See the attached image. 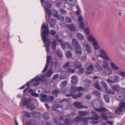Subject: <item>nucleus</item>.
<instances>
[{"label":"nucleus","instance_id":"nucleus-14","mask_svg":"<svg viewBox=\"0 0 125 125\" xmlns=\"http://www.w3.org/2000/svg\"><path fill=\"white\" fill-rule=\"evenodd\" d=\"M85 51L89 53H91L92 52V48L88 44H86L84 45Z\"/></svg>","mask_w":125,"mask_h":125},{"label":"nucleus","instance_id":"nucleus-22","mask_svg":"<svg viewBox=\"0 0 125 125\" xmlns=\"http://www.w3.org/2000/svg\"><path fill=\"white\" fill-rule=\"evenodd\" d=\"M68 89L64 87H61V88L60 91V93L61 94L63 95L65 94L68 91Z\"/></svg>","mask_w":125,"mask_h":125},{"label":"nucleus","instance_id":"nucleus-49","mask_svg":"<svg viewBox=\"0 0 125 125\" xmlns=\"http://www.w3.org/2000/svg\"><path fill=\"white\" fill-rule=\"evenodd\" d=\"M66 55L68 58H70L72 57V54L70 51H68L66 53Z\"/></svg>","mask_w":125,"mask_h":125},{"label":"nucleus","instance_id":"nucleus-17","mask_svg":"<svg viewBox=\"0 0 125 125\" xmlns=\"http://www.w3.org/2000/svg\"><path fill=\"white\" fill-rule=\"evenodd\" d=\"M67 28L71 31H75V28L74 25L73 23L67 25Z\"/></svg>","mask_w":125,"mask_h":125},{"label":"nucleus","instance_id":"nucleus-5","mask_svg":"<svg viewBox=\"0 0 125 125\" xmlns=\"http://www.w3.org/2000/svg\"><path fill=\"white\" fill-rule=\"evenodd\" d=\"M100 54L99 56L104 59H105L107 61H109L111 59L109 57L108 55L107 54L106 52L103 49H100L99 51Z\"/></svg>","mask_w":125,"mask_h":125},{"label":"nucleus","instance_id":"nucleus-4","mask_svg":"<svg viewBox=\"0 0 125 125\" xmlns=\"http://www.w3.org/2000/svg\"><path fill=\"white\" fill-rule=\"evenodd\" d=\"M45 76V74L43 75L42 77H39L38 75H37L31 80V83H32L34 81H36V82L33 84V86H38L40 84V83L38 81H40L42 83L46 81V78L45 77H44Z\"/></svg>","mask_w":125,"mask_h":125},{"label":"nucleus","instance_id":"nucleus-1","mask_svg":"<svg viewBox=\"0 0 125 125\" xmlns=\"http://www.w3.org/2000/svg\"><path fill=\"white\" fill-rule=\"evenodd\" d=\"M56 33L54 30H51L49 32V29L48 26L45 25V23H43L41 28V36H46L47 37L50 34L52 35H54Z\"/></svg>","mask_w":125,"mask_h":125},{"label":"nucleus","instance_id":"nucleus-59","mask_svg":"<svg viewBox=\"0 0 125 125\" xmlns=\"http://www.w3.org/2000/svg\"><path fill=\"white\" fill-rule=\"evenodd\" d=\"M59 11L60 13L63 14H65L66 12V10L62 9H60Z\"/></svg>","mask_w":125,"mask_h":125},{"label":"nucleus","instance_id":"nucleus-29","mask_svg":"<svg viewBox=\"0 0 125 125\" xmlns=\"http://www.w3.org/2000/svg\"><path fill=\"white\" fill-rule=\"evenodd\" d=\"M92 94L94 96H96L98 97H100L101 94L100 92L97 90H94L92 93Z\"/></svg>","mask_w":125,"mask_h":125},{"label":"nucleus","instance_id":"nucleus-45","mask_svg":"<svg viewBox=\"0 0 125 125\" xmlns=\"http://www.w3.org/2000/svg\"><path fill=\"white\" fill-rule=\"evenodd\" d=\"M84 22V20L83 17L81 15H79V23Z\"/></svg>","mask_w":125,"mask_h":125},{"label":"nucleus","instance_id":"nucleus-58","mask_svg":"<svg viewBox=\"0 0 125 125\" xmlns=\"http://www.w3.org/2000/svg\"><path fill=\"white\" fill-rule=\"evenodd\" d=\"M59 76V74H54L52 78V79L53 80H55L57 79Z\"/></svg>","mask_w":125,"mask_h":125},{"label":"nucleus","instance_id":"nucleus-61","mask_svg":"<svg viewBox=\"0 0 125 125\" xmlns=\"http://www.w3.org/2000/svg\"><path fill=\"white\" fill-rule=\"evenodd\" d=\"M68 71L69 73H73L75 72V70L74 69H72L71 68H69L68 70Z\"/></svg>","mask_w":125,"mask_h":125},{"label":"nucleus","instance_id":"nucleus-12","mask_svg":"<svg viewBox=\"0 0 125 125\" xmlns=\"http://www.w3.org/2000/svg\"><path fill=\"white\" fill-rule=\"evenodd\" d=\"M77 40L76 39L73 38L72 40V45L74 46H77L75 50V52H76L77 54H78V46L77 45L78 44V42L77 41Z\"/></svg>","mask_w":125,"mask_h":125},{"label":"nucleus","instance_id":"nucleus-47","mask_svg":"<svg viewBox=\"0 0 125 125\" xmlns=\"http://www.w3.org/2000/svg\"><path fill=\"white\" fill-rule=\"evenodd\" d=\"M82 30L84 31L87 35H89L90 30L89 28L88 27L86 28H85L84 29Z\"/></svg>","mask_w":125,"mask_h":125},{"label":"nucleus","instance_id":"nucleus-9","mask_svg":"<svg viewBox=\"0 0 125 125\" xmlns=\"http://www.w3.org/2000/svg\"><path fill=\"white\" fill-rule=\"evenodd\" d=\"M43 43L45 45L46 47H49L50 46V42L48 38L46 36H41Z\"/></svg>","mask_w":125,"mask_h":125},{"label":"nucleus","instance_id":"nucleus-48","mask_svg":"<svg viewBox=\"0 0 125 125\" xmlns=\"http://www.w3.org/2000/svg\"><path fill=\"white\" fill-rule=\"evenodd\" d=\"M84 39V36L81 33H79V39L80 41H83Z\"/></svg>","mask_w":125,"mask_h":125},{"label":"nucleus","instance_id":"nucleus-7","mask_svg":"<svg viewBox=\"0 0 125 125\" xmlns=\"http://www.w3.org/2000/svg\"><path fill=\"white\" fill-rule=\"evenodd\" d=\"M32 100L30 97L27 98L24 97L23 100L22 105L24 106L29 105L31 104Z\"/></svg>","mask_w":125,"mask_h":125},{"label":"nucleus","instance_id":"nucleus-63","mask_svg":"<svg viewBox=\"0 0 125 125\" xmlns=\"http://www.w3.org/2000/svg\"><path fill=\"white\" fill-rule=\"evenodd\" d=\"M84 68H81L79 70V73H80L81 74L84 73Z\"/></svg>","mask_w":125,"mask_h":125},{"label":"nucleus","instance_id":"nucleus-10","mask_svg":"<svg viewBox=\"0 0 125 125\" xmlns=\"http://www.w3.org/2000/svg\"><path fill=\"white\" fill-rule=\"evenodd\" d=\"M52 58L51 55H50L47 56L46 65L44 68V69L43 70L42 72L43 73L45 72L47 70L48 68V67L49 64L50 63V62L52 60Z\"/></svg>","mask_w":125,"mask_h":125},{"label":"nucleus","instance_id":"nucleus-35","mask_svg":"<svg viewBox=\"0 0 125 125\" xmlns=\"http://www.w3.org/2000/svg\"><path fill=\"white\" fill-rule=\"evenodd\" d=\"M52 15L56 17H58L59 16L58 11L56 10H52Z\"/></svg>","mask_w":125,"mask_h":125},{"label":"nucleus","instance_id":"nucleus-24","mask_svg":"<svg viewBox=\"0 0 125 125\" xmlns=\"http://www.w3.org/2000/svg\"><path fill=\"white\" fill-rule=\"evenodd\" d=\"M52 67L50 68L48 70V72L46 73V75L47 77H50L53 73V70L52 69Z\"/></svg>","mask_w":125,"mask_h":125},{"label":"nucleus","instance_id":"nucleus-53","mask_svg":"<svg viewBox=\"0 0 125 125\" xmlns=\"http://www.w3.org/2000/svg\"><path fill=\"white\" fill-rule=\"evenodd\" d=\"M52 66L51 67H52V68L53 67L54 69H55L57 67V63L56 62H54L52 63Z\"/></svg>","mask_w":125,"mask_h":125},{"label":"nucleus","instance_id":"nucleus-41","mask_svg":"<svg viewBox=\"0 0 125 125\" xmlns=\"http://www.w3.org/2000/svg\"><path fill=\"white\" fill-rule=\"evenodd\" d=\"M104 99L107 103L110 102V99L109 96L107 94H104Z\"/></svg>","mask_w":125,"mask_h":125},{"label":"nucleus","instance_id":"nucleus-6","mask_svg":"<svg viewBox=\"0 0 125 125\" xmlns=\"http://www.w3.org/2000/svg\"><path fill=\"white\" fill-rule=\"evenodd\" d=\"M119 106L118 108L116 109L115 113L116 114H119L122 112L123 110H125V103L121 102L119 104Z\"/></svg>","mask_w":125,"mask_h":125},{"label":"nucleus","instance_id":"nucleus-37","mask_svg":"<svg viewBox=\"0 0 125 125\" xmlns=\"http://www.w3.org/2000/svg\"><path fill=\"white\" fill-rule=\"evenodd\" d=\"M55 107V110H56L57 108H60L61 109H62V106H61V105L60 104H55L54 105H52V108H53ZM54 110H55L54 109Z\"/></svg>","mask_w":125,"mask_h":125},{"label":"nucleus","instance_id":"nucleus-34","mask_svg":"<svg viewBox=\"0 0 125 125\" xmlns=\"http://www.w3.org/2000/svg\"><path fill=\"white\" fill-rule=\"evenodd\" d=\"M101 85L106 90L109 87L107 85L105 81L103 80H102L101 82Z\"/></svg>","mask_w":125,"mask_h":125},{"label":"nucleus","instance_id":"nucleus-25","mask_svg":"<svg viewBox=\"0 0 125 125\" xmlns=\"http://www.w3.org/2000/svg\"><path fill=\"white\" fill-rule=\"evenodd\" d=\"M64 123L66 125H71L73 124L72 120L68 118H66L64 121Z\"/></svg>","mask_w":125,"mask_h":125},{"label":"nucleus","instance_id":"nucleus-13","mask_svg":"<svg viewBox=\"0 0 125 125\" xmlns=\"http://www.w3.org/2000/svg\"><path fill=\"white\" fill-rule=\"evenodd\" d=\"M112 79L110 80L109 79V81L111 83H116L119 81L120 77L118 76H113L112 77Z\"/></svg>","mask_w":125,"mask_h":125},{"label":"nucleus","instance_id":"nucleus-50","mask_svg":"<svg viewBox=\"0 0 125 125\" xmlns=\"http://www.w3.org/2000/svg\"><path fill=\"white\" fill-rule=\"evenodd\" d=\"M103 69H106L109 68V64L108 62H106L104 63L103 65Z\"/></svg>","mask_w":125,"mask_h":125},{"label":"nucleus","instance_id":"nucleus-15","mask_svg":"<svg viewBox=\"0 0 125 125\" xmlns=\"http://www.w3.org/2000/svg\"><path fill=\"white\" fill-rule=\"evenodd\" d=\"M91 82L90 80L85 79L83 81V84L85 86L88 87L90 86Z\"/></svg>","mask_w":125,"mask_h":125},{"label":"nucleus","instance_id":"nucleus-60","mask_svg":"<svg viewBox=\"0 0 125 125\" xmlns=\"http://www.w3.org/2000/svg\"><path fill=\"white\" fill-rule=\"evenodd\" d=\"M86 55H84L82 57L81 59L82 61L84 62L86 61Z\"/></svg>","mask_w":125,"mask_h":125},{"label":"nucleus","instance_id":"nucleus-40","mask_svg":"<svg viewBox=\"0 0 125 125\" xmlns=\"http://www.w3.org/2000/svg\"><path fill=\"white\" fill-rule=\"evenodd\" d=\"M112 89L115 91L118 92L120 90V87L118 86H114L112 87Z\"/></svg>","mask_w":125,"mask_h":125},{"label":"nucleus","instance_id":"nucleus-28","mask_svg":"<svg viewBox=\"0 0 125 125\" xmlns=\"http://www.w3.org/2000/svg\"><path fill=\"white\" fill-rule=\"evenodd\" d=\"M111 66L112 67L114 70H117L119 69V68L117 67V65L113 62H110Z\"/></svg>","mask_w":125,"mask_h":125},{"label":"nucleus","instance_id":"nucleus-21","mask_svg":"<svg viewBox=\"0 0 125 125\" xmlns=\"http://www.w3.org/2000/svg\"><path fill=\"white\" fill-rule=\"evenodd\" d=\"M28 106L27 107V108L29 110H32L36 108V106L34 105V104L33 103H31V104Z\"/></svg>","mask_w":125,"mask_h":125},{"label":"nucleus","instance_id":"nucleus-26","mask_svg":"<svg viewBox=\"0 0 125 125\" xmlns=\"http://www.w3.org/2000/svg\"><path fill=\"white\" fill-rule=\"evenodd\" d=\"M41 98H40V100L42 102H45L47 97V96L46 95L43 94L41 95Z\"/></svg>","mask_w":125,"mask_h":125},{"label":"nucleus","instance_id":"nucleus-3","mask_svg":"<svg viewBox=\"0 0 125 125\" xmlns=\"http://www.w3.org/2000/svg\"><path fill=\"white\" fill-rule=\"evenodd\" d=\"M87 39L90 42H92L94 48L95 50H98L100 48V46L95 37L93 35H91L87 37Z\"/></svg>","mask_w":125,"mask_h":125},{"label":"nucleus","instance_id":"nucleus-56","mask_svg":"<svg viewBox=\"0 0 125 125\" xmlns=\"http://www.w3.org/2000/svg\"><path fill=\"white\" fill-rule=\"evenodd\" d=\"M72 121L73 124L76 122H78V116H77L76 117L74 118L73 120H72Z\"/></svg>","mask_w":125,"mask_h":125},{"label":"nucleus","instance_id":"nucleus-64","mask_svg":"<svg viewBox=\"0 0 125 125\" xmlns=\"http://www.w3.org/2000/svg\"><path fill=\"white\" fill-rule=\"evenodd\" d=\"M70 63V62H67L63 66V67H68Z\"/></svg>","mask_w":125,"mask_h":125},{"label":"nucleus","instance_id":"nucleus-19","mask_svg":"<svg viewBox=\"0 0 125 125\" xmlns=\"http://www.w3.org/2000/svg\"><path fill=\"white\" fill-rule=\"evenodd\" d=\"M76 91H78V87L74 85L72 86L69 90L70 92L71 93H74Z\"/></svg>","mask_w":125,"mask_h":125},{"label":"nucleus","instance_id":"nucleus-33","mask_svg":"<svg viewBox=\"0 0 125 125\" xmlns=\"http://www.w3.org/2000/svg\"><path fill=\"white\" fill-rule=\"evenodd\" d=\"M56 40L55 39H54L52 43V46L53 50L55 51V50L56 48Z\"/></svg>","mask_w":125,"mask_h":125},{"label":"nucleus","instance_id":"nucleus-32","mask_svg":"<svg viewBox=\"0 0 125 125\" xmlns=\"http://www.w3.org/2000/svg\"><path fill=\"white\" fill-rule=\"evenodd\" d=\"M105 90L106 92L108 94H114L115 93L114 91L110 89L109 87H108Z\"/></svg>","mask_w":125,"mask_h":125},{"label":"nucleus","instance_id":"nucleus-31","mask_svg":"<svg viewBox=\"0 0 125 125\" xmlns=\"http://www.w3.org/2000/svg\"><path fill=\"white\" fill-rule=\"evenodd\" d=\"M45 11L48 14L49 17H50L52 15V11L51 10L48 9V8L46 7Z\"/></svg>","mask_w":125,"mask_h":125},{"label":"nucleus","instance_id":"nucleus-43","mask_svg":"<svg viewBox=\"0 0 125 125\" xmlns=\"http://www.w3.org/2000/svg\"><path fill=\"white\" fill-rule=\"evenodd\" d=\"M107 115L108 118L113 119L114 118L115 116L113 113L111 112H108L107 113Z\"/></svg>","mask_w":125,"mask_h":125},{"label":"nucleus","instance_id":"nucleus-39","mask_svg":"<svg viewBox=\"0 0 125 125\" xmlns=\"http://www.w3.org/2000/svg\"><path fill=\"white\" fill-rule=\"evenodd\" d=\"M44 3L48 8H51L52 5V3H50L48 1L46 0L44 2Z\"/></svg>","mask_w":125,"mask_h":125},{"label":"nucleus","instance_id":"nucleus-16","mask_svg":"<svg viewBox=\"0 0 125 125\" xmlns=\"http://www.w3.org/2000/svg\"><path fill=\"white\" fill-rule=\"evenodd\" d=\"M93 65L97 70L100 71L102 70L103 67L97 62H94L93 64Z\"/></svg>","mask_w":125,"mask_h":125},{"label":"nucleus","instance_id":"nucleus-18","mask_svg":"<svg viewBox=\"0 0 125 125\" xmlns=\"http://www.w3.org/2000/svg\"><path fill=\"white\" fill-rule=\"evenodd\" d=\"M77 77L75 75H73L71 77V83L75 85L78 83V81L76 80Z\"/></svg>","mask_w":125,"mask_h":125},{"label":"nucleus","instance_id":"nucleus-54","mask_svg":"<svg viewBox=\"0 0 125 125\" xmlns=\"http://www.w3.org/2000/svg\"><path fill=\"white\" fill-rule=\"evenodd\" d=\"M30 94L31 95L36 97H38L39 96V94H38L35 92H32Z\"/></svg>","mask_w":125,"mask_h":125},{"label":"nucleus","instance_id":"nucleus-44","mask_svg":"<svg viewBox=\"0 0 125 125\" xmlns=\"http://www.w3.org/2000/svg\"><path fill=\"white\" fill-rule=\"evenodd\" d=\"M67 81L66 80L62 82L60 84V86L61 87H64L67 85Z\"/></svg>","mask_w":125,"mask_h":125},{"label":"nucleus","instance_id":"nucleus-46","mask_svg":"<svg viewBox=\"0 0 125 125\" xmlns=\"http://www.w3.org/2000/svg\"><path fill=\"white\" fill-rule=\"evenodd\" d=\"M94 85L95 87L97 89L99 90H101V88L99 86V84L98 82H96L94 84Z\"/></svg>","mask_w":125,"mask_h":125},{"label":"nucleus","instance_id":"nucleus-23","mask_svg":"<svg viewBox=\"0 0 125 125\" xmlns=\"http://www.w3.org/2000/svg\"><path fill=\"white\" fill-rule=\"evenodd\" d=\"M117 99L119 100H122L124 99L123 95V94L118 93L116 95Z\"/></svg>","mask_w":125,"mask_h":125},{"label":"nucleus","instance_id":"nucleus-20","mask_svg":"<svg viewBox=\"0 0 125 125\" xmlns=\"http://www.w3.org/2000/svg\"><path fill=\"white\" fill-rule=\"evenodd\" d=\"M102 71L104 73L106 74H109L110 75L112 73L111 70L109 68H106V69H103Z\"/></svg>","mask_w":125,"mask_h":125},{"label":"nucleus","instance_id":"nucleus-55","mask_svg":"<svg viewBox=\"0 0 125 125\" xmlns=\"http://www.w3.org/2000/svg\"><path fill=\"white\" fill-rule=\"evenodd\" d=\"M65 20L66 21L68 22H71L72 20L70 17H66L65 18Z\"/></svg>","mask_w":125,"mask_h":125},{"label":"nucleus","instance_id":"nucleus-62","mask_svg":"<svg viewBox=\"0 0 125 125\" xmlns=\"http://www.w3.org/2000/svg\"><path fill=\"white\" fill-rule=\"evenodd\" d=\"M82 49L81 46L79 44V54H81L82 52Z\"/></svg>","mask_w":125,"mask_h":125},{"label":"nucleus","instance_id":"nucleus-52","mask_svg":"<svg viewBox=\"0 0 125 125\" xmlns=\"http://www.w3.org/2000/svg\"><path fill=\"white\" fill-rule=\"evenodd\" d=\"M117 74L120 76L125 77V72L123 71H120L118 72Z\"/></svg>","mask_w":125,"mask_h":125},{"label":"nucleus","instance_id":"nucleus-27","mask_svg":"<svg viewBox=\"0 0 125 125\" xmlns=\"http://www.w3.org/2000/svg\"><path fill=\"white\" fill-rule=\"evenodd\" d=\"M85 26L84 22H79V27L80 29L82 30L84 29L85 28Z\"/></svg>","mask_w":125,"mask_h":125},{"label":"nucleus","instance_id":"nucleus-30","mask_svg":"<svg viewBox=\"0 0 125 125\" xmlns=\"http://www.w3.org/2000/svg\"><path fill=\"white\" fill-rule=\"evenodd\" d=\"M88 113V112L86 111H79V114L82 116H84L87 115Z\"/></svg>","mask_w":125,"mask_h":125},{"label":"nucleus","instance_id":"nucleus-57","mask_svg":"<svg viewBox=\"0 0 125 125\" xmlns=\"http://www.w3.org/2000/svg\"><path fill=\"white\" fill-rule=\"evenodd\" d=\"M74 64L75 68H78V60H76L74 62Z\"/></svg>","mask_w":125,"mask_h":125},{"label":"nucleus","instance_id":"nucleus-38","mask_svg":"<svg viewBox=\"0 0 125 125\" xmlns=\"http://www.w3.org/2000/svg\"><path fill=\"white\" fill-rule=\"evenodd\" d=\"M60 92V91L59 89H55L53 90L52 92V94L53 95H56V96H57L58 94H59V93Z\"/></svg>","mask_w":125,"mask_h":125},{"label":"nucleus","instance_id":"nucleus-2","mask_svg":"<svg viewBox=\"0 0 125 125\" xmlns=\"http://www.w3.org/2000/svg\"><path fill=\"white\" fill-rule=\"evenodd\" d=\"M92 105L95 110L99 112L108 111V110L104 107H101V104L98 101H94L92 103Z\"/></svg>","mask_w":125,"mask_h":125},{"label":"nucleus","instance_id":"nucleus-11","mask_svg":"<svg viewBox=\"0 0 125 125\" xmlns=\"http://www.w3.org/2000/svg\"><path fill=\"white\" fill-rule=\"evenodd\" d=\"M94 70V68L93 64H91L89 65L86 68V73L87 74H92Z\"/></svg>","mask_w":125,"mask_h":125},{"label":"nucleus","instance_id":"nucleus-42","mask_svg":"<svg viewBox=\"0 0 125 125\" xmlns=\"http://www.w3.org/2000/svg\"><path fill=\"white\" fill-rule=\"evenodd\" d=\"M88 107L87 106H84L82 104L79 102V109H83L85 108L87 109Z\"/></svg>","mask_w":125,"mask_h":125},{"label":"nucleus","instance_id":"nucleus-8","mask_svg":"<svg viewBox=\"0 0 125 125\" xmlns=\"http://www.w3.org/2000/svg\"><path fill=\"white\" fill-rule=\"evenodd\" d=\"M91 114L93 117H90V119L92 120L96 121L98 120L100 118L99 116L97 114V113L94 111L91 112Z\"/></svg>","mask_w":125,"mask_h":125},{"label":"nucleus","instance_id":"nucleus-36","mask_svg":"<svg viewBox=\"0 0 125 125\" xmlns=\"http://www.w3.org/2000/svg\"><path fill=\"white\" fill-rule=\"evenodd\" d=\"M101 115L102 118L104 120H106L108 118L107 115H106L104 113H101Z\"/></svg>","mask_w":125,"mask_h":125},{"label":"nucleus","instance_id":"nucleus-51","mask_svg":"<svg viewBox=\"0 0 125 125\" xmlns=\"http://www.w3.org/2000/svg\"><path fill=\"white\" fill-rule=\"evenodd\" d=\"M80 119L81 120L84 122L85 124H86L87 123V118H81L79 116V120Z\"/></svg>","mask_w":125,"mask_h":125}]
</instances>
